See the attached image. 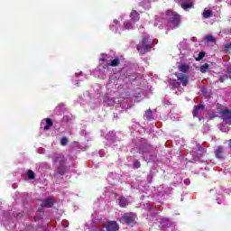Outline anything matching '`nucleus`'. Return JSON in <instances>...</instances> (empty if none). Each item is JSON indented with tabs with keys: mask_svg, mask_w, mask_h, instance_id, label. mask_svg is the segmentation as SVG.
<instances>
[{
	"mask_svg": "<svg viewBox=\"0 0 231 231\" xmlns=\"http://www.w3.org/2000/svg\"><path fill=\"white\" fill-rule=\"evenodd\" d=\"M136 48H137V51L141 55H145V53H147V51H151V48H152V40L147 37L143 38L142 45L138 44Z\"/></svg>",
	"mask_w": 231,
	"mask_h": 231,
	"instance_id": "f257e3e1",
	"label": "nucleus"
},
{
	"mask_svg": "<svg viewBox=\"0 0 231 231\" xmlns=\"http://www.w3.org/2000/svg\"><path fill=\"white\" fill-rule=\"evenodd\" d=\"M122 225H128V226H134L136 225V214L133 212L125 213L122 215L121 218L119 219Z\"/></svg>",
	"mask_w": 231,
	"mask_h": 231,
	"instance_id": "f03ea898",
	"label": "nucleus"
},
{
	"mask_svg": "<svg viewBox=\"0 0 231 231\" xmlns=\"http://www.w3.org/2000/svg\"><path fill=\"white\" fill-rule=\"evenodd\" d=\"M167 15H169L170 17L169 23H171L176 27L180 26V23H181V15H180V14L169 10L167 12Z\"/></svg>",
	"mask_w": 231,
	"mask_h": 231,
	"instance_id": "7ed1b4c3",
	"label": "nucleus"
},
{
	"mask_svg": "<svg viewBox=\"0 0 231 231\" xmlns=\"http://www.w3.org/2000/svg\"><path fill=\"white\" fill-rule=\"evenodd\" d=\"M51 160L53 162V163H59L60 165H66V162L68 161L64 154L57 152L51 155Z\"/></svg>",
	"mask_w": 231,
	"mask_h": 231,
	"instance_id": "20e7f679",
	"label": "nucleus"
},
{
	"mask_svg": "<svg viewBox=\"0 0 231 231\" xmlns=\"http://www.w3.org/2000/svg\"><path fill=\"white\" fill-rule=\"evenodd\" d=\"M201 111H205V105L203 104L195 106L192 110L193 118H199V122H201V117L199 116V113H201Z\"/></svg>",
	"mask_w": 231,
	"mask_h": 231,
	"instance_id": "39448f33",
	"label": "nucleus"
},
{
	"mask_svg": "<svg viewBox=\"0 0 231 231\" xmlns=\"http://www.w3.org/2000/svg\"><path fill=\"white\" fill-rule=\"evenodd\" d=\"M106 231H117L120 229V226L115 220H109L106 225Z\"/></svg>",
	"mask_w": 231,
	"mask_h": 231,
	"instance_id": "423d86ee",
	"label": "nucleus"
},
{
	"mask_svg": "<svg viewBox=\"0 0 231 231\" xmlns=\"http://www.w3.org/2000/svg\"><path fill=\"white\" fill-rule=\"evenodd\" d=\"M178 81L180 82V84L183 86V88H187V86H189V76L183 74V73H180V74H175Z\"/></svg>",
	"mask_w": 231,
	"mask_h": 231,
	"instance_id": "0eeeda50",
	"label": "nucleus"
},
{
	"mask_svg": "<svg viewBox=\"0 0 231 231\" xmlns=\"http://www.w3.org/2000/svg\"><path fill=\"white\" fill-rule=\"evenodd\" d=\"M221 115H222V120H224L226 124H228V125H231V110L230 109L222 110Z\"/></svg>",
	"mask_w": 231,
	"mask_h": 231,
	"instance_id": "6e6552de",
	"label": "nucleus"
},
{
	"mask_svg": "<svg viewBox=\"0 0 231 231\" xmlns=\"http://www.w3.org/2000/svg\"><path fill=\"white\" fill-rule=\"evenodd\" d=\"M180 7L185 12H189L191 8H194V2L188 0V2H182Z\"/></svg>",
	"mask_w": 231,
	"mask_h": 231,
	"instance_id": "1a4fd4ad",
	"label": "nucleus"
},
{
	"mask_svg": "<svg viewBox=\"0 0 231 231\" xmlns=\"http://www.w3.org/2000/svg\"><path fill=\"white\" fill-rule=\"evenodd\" d=\"M224 154L225 149L223 148V146H217L215 151L216 158H218V160H223V158H225Z\"/></svg>",
	"mask_w": 231,
	"mask_h": 231,
	"instance_id": "9d476101",
	"label": "nucleus"
},
{
	"mask_svg": "<svg viewBox=\"0 0 231 231\" xmlns=\"http://www.w3.org/2000/svg\"><path fill=\"white\" fill-rule=\"evenodd\" d=\"M119 201V207H121V208H126L128 205L131 204V202H129V199H127V198L125 197H120L118 199Z\"/></svg>",
	"mask_w": 231,
	"mask_h": 231,
	"instance_id": "9b49d317",
	"label": "nucleus"
},
{
	"mask_svg": "<svg viewBox=\"0 0 231 231\" xmlns=\"http://www.w3.org/2000/svg\"><path fill=\"white\" fill-rule=\"evenodd\" d=\"M54 202L53 199L48 198L42 200V207H44L45 208H51L53 207Z\"/></svg>",
	"mask_w": 231,
	"mask_h": 231,
	"instance_id": "f8f14e48",
	"label": "nucleus"
},
{
	"mask_svg": "<svg viewBox=\"0 0 231 231\" xmlns=\"http://www.w3.org/2000/svg\"><path fill=\"white\" fill-rule=\"evenodd\" d=\"M130 19L134 23H138V21H140V14H138V11L133 10L130 14Z\"/></svg>",
	"mask_w": 231,
	"mask_h": 231,
	"instance_id": "ddd939ff",
	"label": "nucleus"
},
{
	"mask_svg": "<svg viewBox=\"0 0 231 231\" xmlns=\"http://www.w3.org/2000/svg\"><path fill=\"white\" fill-rule=\"evenodd\" d=\"M45 122H46V125L43 126V129L45 131H49L50 128L53 125V121L51 118H46Z\"/></svg>",
	"mask_w": 231,
	"mask_h": 231,
	"instance_id": "4468645a",
	"label": "nucleus"
},
{
	"mask_svg": "<svg viewBox=\"0 0 231 231\" xmlns=\"http://www.w3.org/2000/svg\"><path fill=\"white\" fill-rule=\"evenodd\" d=\"M57 172L60 175V176H64V174H66V165H59L57 168Z\"/></svg>",
	"mask_w": 231,
	"mask_h": 231,
	"instance_id": "2eb2a0df",
	"label": "nucleus"
},
{
	"mask_svg": "<svg viewBox=\"0 0 231 231\" xmlns=\"http://www.w3.org/2000/svg\"><path fill=\"white\" fill-rule=\"evenodd\" d=\"M120 65V59L116 58L114 60H111L110 64L106 65V68L107 66H112V68H116V66Z\"/></svg>",
	"mask_w": 231,
	"mask_h": 231,
	"instance_id": "dca6fc26",
	"label": "nucleus"
},
{
	"mask_svg": "<svg viewBox=\"0 0 231 231\" xmlns=\"http://www.w3.org/2000/svg\"><path fill=\"white\" fill-rule=\"evenodd\" d=\"M203 17L204 19H210V17H212V10H204Z\"/></svg>",
	"mask_w": 231,
	"mask_h": 231,
	"instance_id": "f3484780",
	"label": "nucleus"
},
{
	"mask_svg": "<svg viewBox=\"0 0 231 231\" xmlns=\"http://www.w3.org/2000/svg\"><path fill=\"white\" fill-rule=\"evenodd\" d=\"M189 65L187 64H181L180 66H179V69L180 71H181L182 73H187V71H189Z\"/></svg>",
	"mask_w": 231,
	"mask_h": 231,
	"instance_id": "a211bd4d",
	"label": "nucleus"
},
{
	"mask_svg": "<svg viewBox=\"0 0 231 231\" xmlns=\"http://www.w3.org/2000/svg\"><path fill=\"white\" fill-rule=\"evenodd\" d=\"M170 86H171V88H172L173 89H178V88H180V86H181V85H180V83L179 81L171 80V81L170 82Z\"/></svg>",
	"mask_w": 231,
	"mask_h": 231,
	"instance_id": "6ab92c4d",
	"label": "nucleus"
},
{
	"mask_svg": "<svg viewBox=\"0 0 231 231\" xmlns=\"http://www.w3.org/2000/svg\"><path fill=\"white\" fill-rule=\"evenodd\" d=\"M27 178L28 180H35V172H33L32 170H28Z\"/></svg>",
	"mask_w": 231,
	"mask_h": 231,
	"instance_id": "aec40b11",
	"label": "nucleus"
},
{
	"mask_svg": "<svg viewBox=\"0 0 231 231\" xmlns=\"http://www.w3.org/2000/svg\"><path fill=\"white\" fill-rule=\"evenodd\" d=\"M124 26L125 30H131L133 28V23H131V21H125Z\"/></svg>",
	"mask_w": 231,
	"mask_h": 231,
	"instance_id": "412c9836",
	"label": "nucleus"
},
{
	"mask_svg": "<svg viewBox=\"0 0 231 231\" xmlns=\"http://www.w3.org/2000/svg\"><path fill=\"white\" fill-rule=\"evenodd\" d=\"M205 40L207 41V42H216V38L213 35H207L205 37Z\"/></svg>",
	"mask_w": 231,
	"mask_h": 231,
	"instance_id": "4be33fe9",
	"label": "nucleus"
},
{
	"mask_svg": "<svg viewBox=\"0 0 231 231\" xmlns=\"http://www.w3.org/2000/svg\"><path fill=\"white\" fill-rule=\"evenodd\" d=\"M205 59V51H200L199 53V56L196 58L197 62H199V60H203Z\"/></svg>",
	"mask_w": 231,
	"mask_h": 231,
	"instance_id": "5701e85b",
	"label": "nucleus"
},
{
	"mask_svg": "<svg viewBox=\"0 0 231 231\" xmlns=\"http://www.w3.org/2000/svg\"><path fill=\"white\" fill-rule=\"evenodd\" d=\"M147 120H152V110L148 109L145 111Z\"/></svg>",
	"mask_w": 231,
	"mask_h": 231,
	"instance_id": "b1692460",
	"label": "nucleus"
},
{
	"mask_svg": "<svg viewBox=\"0 0 231 231\" xmlns=\"http://www.w3.org/2000/svg\"><path fill=\"white\" fill-rule=\"evenodd\" d=\"M228 79H231V75L224 74L220 77L219 81L225 82V80H228Z\"/></svg>",
	"mask_w": 231,
	"mask_h": 231,
	"instance_id": "393cba45",
	"label": "nucleus"
},
{
	"mask_svg": "<svg viewBox=\"0 0 231 231\" xmlns=\"http://www.w3.org/2000/svg\"><path fill=\"white\" fill-rule=\"evenodd\" d=\"M208 63H206V64L200 66V71H201V73H207V70H208Z\"/></svg>",
	"mask_w": 231,
	"mask_h": 231,
	"instance_id": "a878e982",
	"label": "nucleus"
},
{
	"mask_svg": "<svg viewBox=\"0 0 231 231\" xmlns=\"http://www.w3.org/2000/svg\"><path fill=\"white\" fill-rule=\"evenodd\" d=\"M142 167V163L138 160L134 161V169H140Z\"/></svg>",
	"mask_w": 231,
	"mask_h": 231,
	"instance_id": "bb28decb",
	"label": "nucleus"
},
{
	"mask_svg": "<svg viewBox=\"0 0 231 231\" xmlns=\"http://www.w3.org/2000/svg\"><path fill=\"white\" fill-rule=\"evenodd\" d=\"M68 142H69L68 137H63L60 140V145H62L64 147V146L68 145Z\"/></svg>",
	"mask_w": 231,
	"mask_h": 231,
	"instance_id": "cd10ccee",
	"label": "nucleus"
},
{
	"mask_svg": "<svg viewBox=\"0 0 231 231\" xmlns=\"http://www.w3.org/2000/svg\"><path fill=\"white\" fill-rule=\"evenodd\" d=\"M224 48L226 50V52L228 51V50H231V43H226L224 45Z\"/></svg>",
	"mask_w": 231,
	"mask_h": 231,
	"instance_id": "c85d7f7f",
	"label": "nucleus"
},
{
	"mask_svg": "<svg viewBox=\"0 0 231 231\" xmlns=\"http://www.w3.org/2000/svg\"><path fill=\"white\" fill-rule=\"evenodd\" d=\"M197 149H198L199 152H206L205 149H203V147H201V145H198Z\"/></svg>",
	"mask_w": 231,
	"mask_h": 231,
	"instance_id": "c756f323",
	"label": "nucleus"
},
{
	"mask_svg": "<svg viewBox=\"0 0 231 231\" xmlns=\"http://www.w3.org/2000/svg\"><path fill=\"white\" fill-rule=\"evenodd\" d=\"M201 160L200 156L193 155V162H199Z\"/></svg>",
	"mask_w": 231,
	"mask_h": 231,
	"instance_id": "7c9ffc66",
	"label": "nucleus"
},
{
	"mask_svg": "<svg viewBox=\"0 0 231 231\" xmlns=\"http://www.w3.org/2000/svg\"><path fill=\"white\" fill-rule=\"evenodd\" d=\"M226 73L227 75H231V67H227Z\"/></svg>",
	"mask_w": 231,
	"mask_h": 231,
	"instance_id": "2f4dec72",
	"label": "nucleus"
},
{
	"mask_svg": "<svg viewBox=\"0 0 231 231\" xmlns=\"http://www.w3.org/2000/svg\"><path fill=\"white\" fill-rule=\"evenodd\" d=\"M114 24H116V26H118V24H120V22L118 20H114Z\"/></svg>",
	"mask_w": 231,
	"mask_h": 231,
	"instance_id": "473e14b6",
	"label": "nucleus"
},
{
	"mask_svg": "<svg viewBox=\"0 0 231 231\" xmlns=\"http://www.w3.org/2000/svg\"><path fill=\"white\" fill-rule=\"evenodd\" d=\"M228 146H229V148L231 150V139L228 141Z\"/></svg>",
	"mask_w": 231,
	"mask_h": 231,
	"instance_id": "72a5a7b5",
	"label": "nucleus"
},
{
	"mask_svg": "<svg viewBox=\"0 0 231 231\" xmlns=\"http://www.w3.org/2000/svg\"><path fill=\"white\" fill-rule=\"evenodd\" d=\"M100 60H103V61H104V60H105V59H100Z\"/></svg>",
	"mask_w": 231,
	"mask_h": 231,
	"instance_id": "f704fd0d",
	"label": "nucleus"
}]
</instances>
